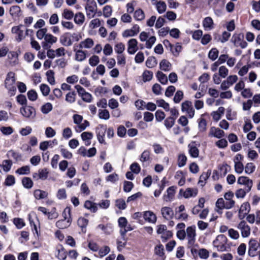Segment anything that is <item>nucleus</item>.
Masks as SVG:
<instances>
[{
	"label": "nucleus",
	"mask_w": 260,
	"mask_h": 260,
	"mask_svg": "<svg viewBox=\"0 0 260 260\" xmlns=\"http://www.w3.org/2000/svg\"><path fill=\"white\" fill-rule=\"evenodd\" d=\"M73 119L74 123L76 124L74 126V129L77 133L81 132L89 125V122L86 120H83L82 116L80 115L74 114L73 116Z\"/></svg>",
	"instance_id": "f257e3e1"
},
{
	"label": "nucleus",
	"mask_w": 260,
	"mask_h": 260,
	"mask_svg": "<svg viewBox=\"0 0 260 260\" xmlns=\"http://www.w3.org/2000/svg\"><path fill=\"white\" fill-rule=\"evenodd\" d=\"M5 86L9 91L11 96H13L15 94L16 88L15 86V74L13 72L8 73L5 80Z\"/></svg>",
	"instance_id": "f03ea898"
},
{
	"label": "nucleus",
	"mask_w": 260,
	"mask_h": 260,
	"mask_svg": "<svg viewBox=\"0 0 260 260\" xmlns=\"http://www.w3.org/2000/svg\"><path fill=\"white\" fill-rule=\"evenodd\" d=\"M24 27L22 24L13 26L12 28L11 31L13 34H15V40L18 42H21L25 37L28 35V32L31 31L29 29H26L25 31L23 29Z\"/></svg>",
	"instance_id": "7ed1b4c3"
},
{
	"label": "nucleus",
	"mask_w": 260,
	"mask_h": 260,
	"mask_svg": "<svg viewBox=\"0 0 260 260\" xmlns=\"http://www.w3.org/2000/svg\"><path fill=\"white\" fill-rule=\"evenodd\" d=\"M226 237L223 235H220L217 236L216 239L213 241V244L218 251L222 252L226 250Z\"/></svg>",
	"instance_id": "20e7f679"
},
{
	"label": "nucleus",
	"mask_w": 260,
	"mask_h": 260,
	"mask_svg": "<svg viewBox=\"0 0 260 260\" xmlns=\"http://www.w3.org/2000/svg\"><path fill=\"white\" fill-rule=\"evenodd\" d=\"M196 228L195 225L188 226L186 230V237L188 241L189 247L192 246L196 239Z\"/></svg>",
	"instance_id": "39448f33"
},
{
	"label": "nucleus",
	"mask_w": 260,
	"mask_h": 260,
	"mask_svg": "<svg viewBox=\"0 0 260 260\" xmlns=\"http://www.w3.org/2000/svg\"><path fill=\"white\" fill-rule=\"evenodd\" d=\"M86 14L88 18L91 19L94 17L97 11V5L94 0H90L85 6Z\"/></svg>",
	"instance_id": "423d86ee"
},
{
	"label": "nucleus",
	"mask_w": 260,
	"mask_h": 260,
	"mask_svg": "<svg viewBox=\"0 0 260 260\" xmlns=\"http://www.w3.org/2000/svg\"><path fill=\"white\" fill-rule=\"evenodd\" d=\"M243 35L241 34H234L231 39V42L236 47H240L245 48L247 46V43L243 40Z\"/></svg>",
	"instance_id": "0eeeda50"
},
{
	"label": "nucleus",
	"mask_w": 260,
	"mask_h": 260,
	"mask_svg": "<svg viewBox=\"0 0 260 260\" xmlns=\"http://www.w3.org/2000/svg\"><path fill=\"white\" fill-rule=\"evenodd\" d=\"M75 88L79 95L82 98V100L86 103H91L92 100V95L85 90L80 85H76L75 86Z\"/></svg>",
	"instance_id": "6e6552de"
},
{
	"label": "nucleus",
	"mask_w": 260,
	"mask_h": 260,
	"mask_svg": "<svg viewBox=\"0 0 260 260\" xmlns=\"http://www.w3.org/2000/svg\"><path fill=\"white\" fill-rule=\"evenodd\" d=\"M21 114L24 117L27 118H34L36 116L35 109L31 106H24L20 108V110Z\"/></svg>",
	"instance_id": "1a4fd4ad"
},
{
	"label": "nucleus",
	"mask_w": 260,
	"mask_h": 260,
	"mask_svg": "<svg viewBox=\"0 0 260 260\" xmlns=\"http://www.w3.org/2000/svg\"><path fill=\"white\" fill-rule=\"evenodd\" d=\"M237 228L240 231L243 238H247L250 235V228L245 221H240L237 225Z\"/></svg>",
	"instance_id": "9d476101"
},
{
	"label": "nucleus",
	"mask_w": 260,
	"mask_h": 260,
	"mask_svg": "<svg viewBox=\"0 0 260 260\" xmlns=\"http://www.w3.org/2000/svg\"><path fill=\"white\" fill-rule=\"evenodd\" d=\"M45 41L42 43V46L45 49L50 48L51 45L55 43L57 38L51 34H47L44 38Z\"/></svg>",
	"instance_id": "9b49d317"
},
{
	"label": "nucleus",
	"mask_w": 260,
	"mask_h": 260,
	"mask_svg": "<svg viewBox=\"0 0 260 260\" xmlns=\"http://www.w3.org/2000/svg\"><path fill=\"white\" fill-rule=\"evenodd\" d=\"M258 246V244L255 239H251L248 243V255L251 257H254L256 255V251Z\"/></svg>",
	"instance_id": "f8f14e48"
},
{
	"label": "nucleus",
	"mask_w": 260,
	"mask_h": 260,
	"mask_svg": "<svg viewBox=\"0 0 260 260\" xmlns=\"http://www.w3.org/2000/svg\"><path fill=\"white\" fill-rule=\"evenodd\" d=\"M181 109L183 112H186L187 113L189 118H191L194 116V110L191 102L187 101L182 103Z\"/></svg>",
	"instance_id": "ddd939ff"
},
{
	"label": "nucleus",
	"mask_w": 260,
	"mask_h": 260,
	"mask_svg": "<svg viewBox=\"0 0 260 260\" xmlns=\"http://www.w3.org/2000/svg\"><path fill=\"white\" fill-rule=\"evenodd\" d=\"M225 133L223 131L215 126H212L210 128L208 136L210 137H215L220 139L224 136Z\"/></svg>",
	"instance_id": "4468645a"
},
{
	"label": "nucleus",
	"mask_w": 260,
	"mask_h": 260,
	"mask_svg": "<svg viewBox=\"0 0 260 260\" xmlns=\"http://www.w3.org/2000/svg\"><path fill=\"white\" fill-rule=\"evenodd\" d=\"M106 125H99L96 129L97 138L100 143L105 142L104 136L106 132Z\"/></svg>",
	"instance_id": "2eb2a0df"
},
{
	"label": "nucleus",
	"mask_w": 260,
	"mask_h": 260,
	"mask_svg": "<svg viewBox=\"0 0 260 260\" xmlns=\"http://www.w3.org/2000/svg\"><path fill=\"white\" fill-rule=\"evenodd\" d=\"M59 42L64 46L69 47L72 45L73 41L71 38V34L66 32L62 35L59 38Z\"/></svg>",
	"instance_id": "dca6fc26"
},
{
	"label": "nucleus",
	"mask_w": 260,
	"mask_h": 260,
	"mask_svg": "<svg viewBox=\"0 0 260 260\" xmlns=\"http://www.w3.org/2000/svg\"><path fill=\"white\" fill-rule=\"evenodd\" d=\"M48 174L49 172L47 169L44 168L39 170L38 172L34 173L32 174V177L34 179L37 180L39 179L45 180L48 178Z\"/></svg>",
	"instance_id": "f3484780"
},
{
	"label": "nucleus",
	"mask_w": 260,
	"mask_h": 260,
	"mask_svg": "<svg viewBox=\"0 0 260 260\" xmlns=\"http://www.w3.org/2000/svg\"><path fill=\"white\" fill-rule=\"evenodd\" d=\"M238 183L244 185L247 191H250L252 186V181L249 179L247 177L241 176L238 179Z\"/></svg>",
	"instance_id": "a211bd4d"
},
{
	"label": "nucleus",
	"mask_w": 260,
	"mask_h": 260,
	"mask_svg": "<svg viewBox=\"0 0 260 260\" xmlns=\"http://www.w3.org/2000/svg\"><path fill=\"white\" fill-rule=\"evenodd\" d=\"M188 152L190 156L197 158L199 156V150L197 147L196 142H192L188 145Z\"/></svg>",
	"instance_id": "6ab92c4d"
},
{
	"label": "nucleus",
	"mask_w": 260,
	"mask_h": 260,
	"mask_svg": "<svg viewBox=\"0 0 260 260\" xmlns=\"http://www.w3.org/2000/svg\"><path fill=\"white\" fill-rule=\"evenodd\" d=\"M203 28L205 30L210 31L214 27V24L212 18L210 17H205L202 22Z\"/></svg>",
	"instance_id": "aec40b11"
},
{
	"label": "nucleus",
	"mask_w": 260,
	"mask_h": 260,
	"mask_svg": "<svg viewBox=\"0 0 260 260\" xmlns=\"http://www.w3.org/2000/svg\"><path fill=\"white\" fill-rule=\"evenodd\" d=\"M144 219L148 222L155 223L157 220L156 215L151 211H146L143 212Z\"/></svg>",
	"instance_id": "412c9836"
},
{
	"label": "nucleus",
	"mask_w": 260,
	"mask_h": 260,
	"mask_svg": "<svg viewBox=\"0 0 260 260\" xmlns=\"http://www.w3.org/2000/svg\"><path fill=\"white\" fill-rule=\"evenodd\" d=\"M160 211L162 217L166 220L171 219L174 216V211L170 207H164L161 208Z\"/></svg>",
	"instance_id": "4be33fe9"
},
{
	"label": "nucleus",
	"mask_w": 260,
	"mask_h": 260,
	"mask_svg": "<svg viewBox=\"0 0 260 260\" xmlns=\"http://www.w3.org/2000/svg\"><path fill=\"white\" fill-rule=\"evenodd\" d=\"M138 42L135 39H131L128 42V53L130 54H134L138 50Z\"/></svg>",
	"instance_id": "5701e85b"
},
{
	"label": "nucleus",
	"mask_w": 260,
	"mask_h": 260,
	"mask_svg": "<svg viewBox=\"0 0 260 260\" xmlns=\"http://www.w3.org/2000/svg\"><path fill=\"white\" fill-rule=\"evenodd\" d=\"M94 44V42L93 40L92 39L88 38L81 41L79 44V47L80 49H89L93 47Z\"/></svg>",
	"instance_id": "b1692460"
},
{
	"label": "nucleus",
	"mask_w": 260,
	"mask_h": 260,
	"mask_svg": "<svg viewBox=\"0 0 260 260\" xmlns=\"http://www.w3.org/2000/svg\"><path fill=\"white\" fill-rule=\"evenodd\" d=\"M75 52V59L76 60L81 62L84 60L86 58V52L82 49L79 50L74 49Z\"/></svg>",
	"instance_id": "393cba45"
},
{
	"label": "nucleus",
	"mask_w": 260,
	"mask_h": 260,
	"mask_svg": "<svg viewBox=\"0 0 260 260\" xmlns=\"http://www.w3.org/2000/svg\"><path fill=\"white\" fill-rule=\"evenodd\" d=\"M175 192V190L174 186L169 187L167 190L166 193L163 196L164 201L166 202L170 201L173 199Z\"/></svg>",
	"instance_id": "a878e982"
},
{
	"label": "nucleus",
	"mask_w": 260,
	"mask_h": 260,
	"mask_svg": "<svg viewBox=\"0 0 260 260\" xmlns=\"http://www.w3.org/2000/svg\"><path fill=\"white\" fill-rule=\"evenodd\" d=\"M56 252V256L59 259L64 260L66 258L67 252L61 245L57 247Z\"/></svg>",
	"instance_id": "bb28decb"
},
{
	"label": "nucleus",
	"mask_w": 260,
	"mask_h": 260,
	"mask_svg": "<svg viewBox=\"0 0 260 260\" xmlns=\"http://www.w3.org/2000/svg\"><path fill=\"white\" fill-rule=\"evenodd\" d=\"M97 228L102 230L107 235H110L113 232V226L110 223H108L106 225L100 224L98 225Z\"/></svg>",
	"instance_id": "cd10ccee"
},
{
	"label": "nucleus",
	"mask_w": 260,
	"mask_h": 260,
	"mask_svg": "<svg viewBox=\"0 0 260 260\" xmlns=\"http://www.w3.org/2000/svg\"><path fill=\"white\" fill-rule=\"evenodd\" d=\"M10 14L13 17H19L21 15V10L19 6H13L10 8Z\"/></svg>",
	"instance_id": "c85d7f7f"
},
{
	"label": "nucleus",
	"mask_w": 260,
	"mask_h": 260,
	"mask_svg": "<svg viewBox=\"0 0 260 260\" xmlns=\"http://www.w3.org/2000/svg\"><path fill=\"white\" fill-rule=\"evenodd\" d=\"M93 136L92 133L87 132H83L81 135V138L85 142L86 146L90 145V140L92 139Z\"/></svg>",
	"instance_id": "c756f323"
},
{
	"label": "nucleus",
	"mask_w": 260,
	"mask_h": 260,
	"mask_svg": "<svg viewBox=\"0 0 260 260\" xmlns=\"http://www.w3.org/2000/svg\"><path fill=\"white\" fill-rule=\"evenodd\" d=\"M198 190L196 188H187L183 193L185 198L194 197L197 195Z\"/></svg>",
	"instance_id": "7c9ffc66"
},
{
	"label": "nucleus",
	"mask_w": 260,
	"mask_h": 260,
	"mask_svg": "<svg viewBox=\"0 0 260 260\" xmlns=\"http://www.w3.org/2000/svg\"><path fill=\"white\" fill-rule=\"evenodd\" d=\"M7 155L9 158H13L16 161H20L22 160V155L21 154L14 150H11L8 151L7 153Z\"/></svg>",
	"instance_id": "2f4dec72"
},
{
	"label": "nucleus",
	"mask_w": 260,
	"mask_h": 260,
	"mask_svg": "<svg viewBox=\"0 0 260 260\" xmlns=\"http://www.w3.org/2000/svg\"><path fill=\"white\" fill-rule=\"evenodd\" d=\"M155 6L157 12L160 14L164 13L166 11L167 5L164 1H158L155 4Z\"/></svg>",
	"instance_id": "473e14b6"
},
{
	"label": "nucleus",
	"mask_w": 260,
	"mask_h": 260,
	"mask_svg": "<svg viewBox=\"0 0 260 260\" xmlns=\"http://www.w3.org/2000/svg\"><path fill=\"white\" fill-rule=\"evenodd\" d=\"M84 207L91 212L95 213L98 210V205L90 201H86L84 203Z\"/></svg>",
	"instance_id": "72a5a7b5"
},
{
	"label": "nucleus",
	"mask_w": 260,
	"mask_h": 260,
	"mask_svg": "<svg viewBox=\"0 0 260 260\" xmlns=\"http://www.w3.org/2000/svg\"><path fill=\"white\" fill-rule=\"evenodd\" d=\"M159 67L161 70L167 72L171 70L172 64L168 60L163 59L159 63Z\"/></svg>",
	"instance_id": "f704fd0d"
},
{
	"label": "nucleus",
	"mask_w": 260,
	"mask_h": 260,
	"mask_svg": "<svg viewBox=\"0 0 260 260\" xmlns=\"http://www.w3.org/2000/svg\"><path fill=\"white\" fill-rule=\"evenodd\" d=\"M71 224V221L69 219L67 220L66 219H61L57 221L56 223V226L60 229H64L69 227Z\"/></svg>",
	"instance_id": "c9c22d12"
},
{
	"label": "nucleus",
	"mask_w": 260,
	"mask_h": 260,
	"mask_svg": "<svg viewBox=\"0 0 260 260\" xmlns=\"http://www.w3.org/2000/svg\"><path fill=\"white\" fill-rule=\"evenodd\" d=\"M48 192L40 189L34 191V197L37 200L44 199L47 197Z\"/></svg>",
	"instance_id": "e433bc0d"
},
{
	"label": "nucleus",
	"mask_w": 260,
	"mask_h": 260,
	"mask_svg": "<svg viewBox=\"0 0 260 260\" xmlns=\"http://www.w3.org/2000/svg\"><path fill=\"white\" fill-rule=\"evenodd\" d=\"M156 77L158 80L164 85L167 84L168 81V77L160 71H158L156 73Z\"/></svg>",
	"instance_id": "4c0bfd02"
},
{
	"label": "nucleus",
	"mask_w": 260,
	"mask_h": 260,
	"mask_svg": "<svg viewBox=\"0 0 260 260\" xmlns=\"http://www.w3.org/2000/svg\"><path fill=\"white\" fill-rule=\"evenodd\" d=\"M85 20V16L84 14L81 12H78L76 13L74 16L75 22L78 24L81 25L83 23Z\"/></svg>",
	"instance_id": "58836bf2"
},
{
	"label": "nucleus",
	"mask_w": 260,
	"mask_h": 260,
	"mask_svg": "<svg viewBox=\"0 0 260 260\" xmlns=\"http://www.w3.org/2000/svg\"><path fill=\"white\" fill-rule=\"evenodd\" d=\"M198 128L200 132H205L207 129V122L204 118H200L198 120Z\"/></svg>",
	"instance_id": "ea45409f"
},
{
	"label": "nucleus",
	"mask_w": 260,
	"mask_h": 260,
	"mask_svg": "<svg viewBox=\"0 0 260 260\" xmlns=\"http://www.w3.org/2000/svg\"><path fill=\"white\" fill-rule=\"evenodd\" d=\"M134 18L137 21H141L145 18V14L142 9L137 10L134 14Z\"/></svg>",
	"instance_id": "a19ab883"
},
{
	"label": "nucleus",
	"mask_w": 260,
	"mask_h": 260,
	"mask_svg": "<svg viewBox=\"0 0 260 260\" xmlns=\"http://www.w3.org/2000/svg\"><path fill=\"white\" fill-rule=\"evenodd\" d=\"M140 161L144 164L145 162H149L150 160V152L148 150L144 151L141 155Z\"/></svg>",
	"instance_id": "79ce46f5"
},
{
	"label": "nucleus",
	"mask_w": 260,
	"mask_h": 260,
	"mask_svg": "<svg viewBox=\"0 0 260 260\" xmlns=\"http://www.w3.org/2000/svg\"><path fill=\"white\" fill-rule=\"evenodd\" d=\"M171 49L173 55L177 56L182 50V46L179 43H177L174 46L172 45V47Z\"/></svg>",
	"instance_id": "37998d69"
},
{
	"label": "nucleus",
	"mask_w": 260,
	"mask_h": 260,
	"mask_svg": "<svg viewBox=\"0 0 260 260\" xmlns=\"http://www.w3.org/2000/svg\"><path fill=\"white\" fill-rule=\"evenodd\" d=\"M187 157L184 154H180L178 155L177 164L179 167H184L186 163Z\"/></svg>",
	"instance_id": "c03bdc74"
},
{
	"label": "nucleus",
	"mask_w": 260,
	"mask_h": 260,
	"mask_svg": "<svg viewBox=\"0 0 260 260\" xmlns=\"http://www.w3.org/2000/svg\"><path fill=\"white\" fill-rule=\"evenodd\" d=\"M154 253L158 256L163 257L165 254L163 245L162 244H159L156 246L154 248Z\"/></svg>",
	"instance_id": "a18cd8bd"
},
{
	"label": "nucleus",
	"mask_w": 260,
	"mask_h": 260,
	"mask_svg": "<svg viewBox=\"0 0 260 260\" xmlns=\"http://www.w3.org/2000/svg\"><path fill=\"white\" fill-rule=\"evenodd\" d=\"M156 104L158 107L162 108L166 111L170 110L169 104L162 99L157 100Z\"/></svg>",
	"instance_id": "49530a36"
},
{
	"label": "nucleus",
	"mask_w": 260,
	"mask_h": 260,
	"mask_svg": "<svg viewBox=\"0 0 260 260\" xmlns=\"http://www.w3.org/2000/svg\"><path fill=\"white\" fill-rule=\"evenodd\" d=\"M16 173L19 175H27L30 173V167L28 166H23L18 168Z\"/></svg>",
	"instance_id": "de8ad7c7"
},
{
	"label": "nucleus",
	"mask_w": 260,
	"mask_h": 260,
	"mask_svg": "<svg viewBox=\"0 0 260 260\" xmlns=\"http://www.w3.org/2000/svg\"><path fill=\"white\" fill-rule=\"evenodd\" d=\"M175 120L174 118H173L172 117H167L164 121V124L166 127L170 129L174 125Z\"/></svg>",
	"instance_id": "09e8293b"
},
{
	"label": "nucleus",
	"mask_w": 260,
	"mask_h": 260,
	"mask_svg": "<svg viewBox=\"0 0 260 260\" xmlns=\"http://www.w3.org/2000/svg\"><path fill=\"white\" fill-rule=\"evenodd\" d=\"M153 77V73L151 71L146 70L142 75L143 81L144 82L150 81Z\"/></svg>",
	"instance_id": "8fccbe9b"
},
{
	"label": "nucleus",
	"mask_w": 260,
	"mask_h": 260,
	"mask_svg": "<svg viewBox=\"0 0 260 260\" xmlns=\"http://www.w3.org/2000/svg\"><path fill=\"white\" fill-rule=\"evenodd\" d=\"M12 165H13V162H12V160H4L3 161L2 165H1V166L3 167L4 171L6 172H8L10 170Z\"/></svg>",
	"instance_id": "3c124183"
},
{
	"label": "nucleus",
	"mask_w": 260,
	"mask_h": 260,
	"mask_svg": "<svg viewBox=\"0 0 260 260\" xmlns=\"http://www.w3.org/2000/svg\"><path fill=\"white\" fill-rule=\"evenodd\" d=\"M52 104L47 103L41 107V110L43 114H47L52 110Z\"/></svg>",
	"instance_id": "603ef678"
},
{
	"label": "nucleus",
	"mask_w": 260,
	"mask_h": 260,
	"mask_svg": "<svg viewBox=\"0 0 260 260\" xmlns=\"http://www.w3.org/2000/svg\"><path fill=\"white\" fill-rule=\"evenodd\" d=\"M229 70L226 67L222 66L219 68L218 74L221 78H225L229 74Z\"/></svg>",
	"instance_id": "864d4df0"
},
{
	"label": "nucleus",
	"mask_w": 260,
	"mask_h": 260,
	"mask_svg": "<svg viewBox=\"0 0 260 260\" xmlns=\"http://www.w3.org/2000/svg\"><path fill=\"white\" fill-rule=\"evenodd\" d=\"M218 50L216 48H213L209 51L208 53L209 58L212 60H215L218 56Z\"/></svg>",
	"instance_id": "5fc2aeb1"
},
{
	"label": "nucleus",
	"mask_w": 260,
	"mask_h": 260,
	"mask_svg": "<svg viewBox=\"0 0 260 260\" xmlns=\"http://www.w3.org/2000/svg\"><path fill=\"white\" fill-rule=\"evenodd\" d=\"M250 191H247V188H245L244 189H239L235 192V196L238 199H242L244 198L246 193L249 192Z\"/></svg>",
	"instance_id": "6e6d98bb"
},
{
	"label": "nucleus",
	"mask_w": 260,
	"mask_h": 260,
	"mask_svg": "<svg viewBox=\"0 0 260 260\" xmlns=\"http://www.w3.org/2000/svg\"><path fill=\"white\" fill-rule=\"evenodd\" d=\"M157 64V61L154 57H149L146 61V65L149 68H152Z\"/></svg>",
	"instance_id": "4d7b16f0"
},
{
	"label": "nucleus",
	"mask_w": 260,
	"mask_h": 260,
	"mask_svg": "<svg viewBox=\"0 0 260 260\" xmlns=\"http://www.w3.org/2000/svg\"><path fill=\"white\" fill-rule=\"evenodd\" d=\"M46 75L47 77L48 82L51 85L55 84V81L54 77L53 71L52 70H49L46 72Z\"/></svg>",
	"instance_id": "13d9d810"
},
{
	"label": "nucleus",
	"mask_w": 260,
	"mask_h": 260,
	"mask_svg": "<svg viewBox=\"0 0 260 260\" xmlns=\"http://www.w3.org/2000/svg\"><path fill=\"white\" fill-rule=\"evenodd\" d=\"M198 253L200 257L202 259H207L209 256V251L204 248L199 249L198 250Z\"/></svg>",
	"instance_id": "bf43d9fd"
},
{
	"label": "nucleus",
	"mask_w": 260,
	"mask_h": 260,
	"mask_svg": "<svg viewBox=\"0 0 260 260\" xmlns=\"http://www.w3.org/2000/svg\"><path fill=\"white\" fill-rule=\"evenodd\" d=\"M110 251V248L108 246H104L99 249V255L100 257H103L106 255Z\"/></svg>",
	"instance_id": "052dcab7"
},
{
	"label": "nucleus",
	"mask_w": 260,
	"mask_h": 260,
	"mask_svg": "<svg viewBox=\"0 0 260 260\" xmlns=\"http://www.w3.org/2000/svg\"><path fill=\"white\" fill-rule=\"evenodd\" d=\"M22 183L23 186L28 189L31 188L33 185L31 179L28 177H24L22 180Z\"/></svg>",
	"instance_id": "680f3d73"
},
{
	"label": "nucleus",
	"mask_w": 260,
	"mask_h": 260,
	"mask_svg": "<svg viewBox=\"0 0 260 260\" xmlns=\"http://www.w3.org/2000/svg\"><path fill=\"white\" fill-rule=\"evenodd\" d=\"M99 117L101 119L108 120L110 118V114L107 110H99Z\"/></svg>",
	"instance_id": "e2e57ef3"
},
{
	"label": "nucleus",
	"mask_w": 260,
	"mask_h": 260,
	"mask_svg": "<svg viewBox=\"0 0 260 260\" xmlns=\"http://www.w3.org/2000/svg\"><path fill=\"white\" fill-rule=\"evenodd\" d=\"M255 170V166L252 162L247 163L245 167V172L247 174L252 173Z\"/></svg>",
	"instance_id": "0e129e2a"
},
{
	"label": "nucleus",
	"mask_w": 260,
	"mask_h": 260,
	"mask_svg": "<svg viewBox=\"0 0 260 260\" xmlns=\"http://www.w3.org/2000/svg\"><path fill=\"white\" fill-rule=\"evenodd\" d=\"M76 93L75 91L68 93L66 96V101L69 103H73L76 100Z\"/></svg>",
	"instance_id": "69168bd1"
},
{
	"label": "nucleus",
	"mask_w": 260,
	"mask_h": 260,
	"mask_svg": "<svg viewBox=\"0 0 260 260\" xmlns=\"http://www.w3.org/2000/svg\"><path fill=\"white\" fill-rule=\"evenodd\" d=\"M78 225L82 228V231L85 229L88 223V220L84 217H80L78 220Z\"/></svg>",
	"instance_id": "338daca9"
},
{
	"label": "nucleus",
	"mask_w": 260,
	"mask_h": 260,
	"mask_svg": "<svg viewBox=\"0 0 260 260\" xmlns=\"http://www.w3.org/2000/svg\"><path fill=\"white\" fill-rule=\"evenodd\" d=\"M47 29L46 28L39 29L36 33V36L39 40H42L45 38L46 36Z\"/></svg>",
	"instance_id": "774afa93"
}]
</instances>
